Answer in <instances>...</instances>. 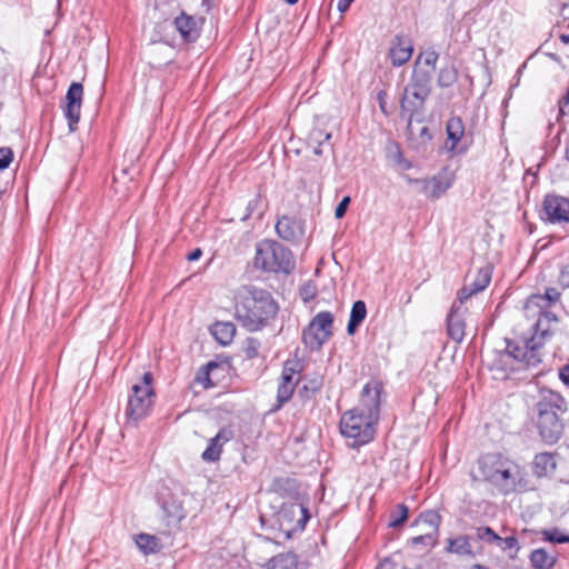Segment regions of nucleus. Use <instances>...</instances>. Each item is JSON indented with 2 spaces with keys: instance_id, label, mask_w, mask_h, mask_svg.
Returning a JSON list of instances; mask_svg holds the SVG:
<instances>
[{
  "instance_id": "obj_36",
  "label": "nucleus",
  "mask_w": 569,
  "mask_h": 569,
  "mask_svg": "<svg viewBox=\"0 0 569 569\" xmlns=\"http://www.w3.org/2000/svg\"><path fill=\"white\" fill-rule=\"evenodd\" d=\"M457 80V70L453 67H445L439 71L438 84L448 88Z\"/></svg>"
},
{
  "instance_id": "obj_6",
  "label": "nucleus",
  "mask_w": 569,
  "mask_h": 569,
  "mask_svg": "<svg viewBox=\"0 0 569 569\" xmlns=\"http://www.w3.org/2000/svg\"><path fill=\"white\" fill-rule=\"evenodd\" d=\"M560 292L556 288H548L545 295H531L525 305L527 317H538L536 326L538 329L542 327L543 321H556V316L547 309L558 301Z\"/></svg>"
},
{
  "instance_id": "obj_5",
  "label": "nucleus",
  "mask_w": 569,
  "mask_h": 569,
  "mask_svg": "<svg viewBox=\"0 0 569 569\" xmlns=\"http://www.w3.org/2000/svg\"><path fill=\"white\" fill-rule=\"evenodd\" d=\"M377 422V419L361 413L360 409H351L341 416L339 427L348 446L359 448L375 438Z\"/></svg>"
},
{
  "instance_id": "obj_14",
  "label": "nucleus",
  "mask_w": 569,
  "mask_h": 569,
  "mask_svg": "<svg viewBox=\"0 0 569 569\" xmlns=\"http://www.w3.org/2000/svg\"><path fill=\"white\" fill-rule=\"evenodd\" d=\"M492 270L490 266L479 268L473 279L466 283L458 292L457 300L463 305L469 298L485 290L491 280Z\"/></svg>"
},
{
  "instance_id": "obj_23",
  "label": "nucleus",
  "mask_w": 569,
  "mask_h": 569,
  "mask_svg": "<svg viewBox=\"0 0 569 569\" xmlns=\"http://www.w3.org/2000/svg\"><path fill=\"white\" fill-rule=\"evenodd\" d=\"M413 117L408 118V136L412 143L416 144L417 148L426 146L432 139V134L429 128L423 124L421 121L413 122Z\"/></svg>"
},
{
  "instance_id": "obj_22",
  "label": "nucleus",
  "mask_w": 569,
  "mask_h": 569,
  "mask_svg": "<svg viewBox=\"0 0 569 569\" xmlns=\"http://www.w3.org/2000/svg\"><path fill=\"white\" fill-rule=\"evenodd\" d=\"M475 537L472 535H461L456 538L448 539L447 551L458 556L475 557L473 547Z\"/></svg>"
},
{
  "instance_id": "obj_53",
  "label": "nucleus",
  "mask_w": 569,
  "mask_h": 569,
  "mask_svg": "<svg viewBox=\"0 0 569 569\" xmlns=\"http://www.w3.org/2000/svg\"><path fill=\"white\" fill-rule=\"evenodd\" d=\"M151 382H152V375L150 372H146L143 375L142 382L139 383L138 386L151 387Z\"/></svg>"
},
{
  "instance_id": "obj_13",
  "label": "nucleus",
  "mask_w": 569,
  "mask_h": 569,
  "mask_svg": "<svg viewBox=\"0 0 569 569\" xmlns=\"http://www.w3.org/2000/svg\"><path fill=\"white\" fill-rule=\"evenodd\" d=\"M467 309L457 300L447 316V333L455 342L460 343L466 335L465 315Z\"/></svg>"
},
{
  "instance_id": "obj_38",
  "label": "nucleus",
  "mask_w": 569,
  "mask_h": 569,
  "mask_svg": "<svg viewBox=\"0 0 569 569\" xmlns=\"http://www.w3.org/2000/svg\"><path fill=\"white\" fill-rule=\"evenodd\" d=\"M543 539L553 543L569 542V536L563 535L559 529L553 528L542 531Z\"/></svg>"
},
{
  "instance_id": "obj_30",
  "label": "nucleus",
  "mask_w": 569,
  "mask_h": 569,
  "mask_svg": "<svg viewBox=\"0 0 569 569\" xmlns=\"http://www.w3.org/2000/svg\"><path fill=\"white\" fill-rule=\"evenodd\" d=\"M174 24L183 39L192 41L197 38L196 21L193 18L181 14L176 18Z\"/></svg>"
},
{
  "instance_id": "obj_52",
  "label": "nucleus",
  "mask_w": 569,
  "mask_h": 569,
  "mask_svg": "<svg viewBox=\"0 0 569 569\" xmlns=\"http://www.w3.org/2000/svg\"><path fill=\"white\" fill-rule=\"evenodd\" d=\"M202 254V251L200 249H194L192 250L188 256H187V259L189 261H196L198 260Z\"/></svg>"
},
{
  "instance_id": "obj_11",
  "label": "nucleus",
  "mask_w": 569,
  "mask_h": 569,
  "mask_svg": "<svg viewBox=\"0 0 569 569\" xmlns=\"http://www.w3.org/2000/svg\"><path fill=\"white\" fill-rule=\"evenodd\" d=\"M543 212L551 223H569V199L556 194L546 196Z\"/></svg>"
},
{
  "instance_id": "obj_43",
  "label": "nucleus",
  "mask_w": 569,
  "mask_h": 569,
  "mask_svg": "<svg viewBox=\"0 0 569 569\" xmlns=\"http://www.w3.org/2000/svg\"><path fill=\"white\" fill-rule=\"evenodd\" d=\"M13 159V153L10 148H0V170L9 167Z\"/></svg>"
},
{
  "instance_id": "obj_31",
  "label": "nucleus",
  "mask_w": 569,
  "mask_h": 569,
  "mask_svg": "<svg viewBox=\"0 0 569 569\" xmlns=\"http://www.w3.org/2000/svg\"><path fill=\"white\" fill-rule=\"evenodd\" d=\"M297 556L290 552L280 553L268 562V569H297Z\"/></svg>"
},
{
  "instance_id": "obj_47",
  "label": "nucleus",
  "mask_w": 569,
  "mask_h": 569,
  "mask_svg": "<svg viewBox=\"0 0 569 569\" xmlns=\"http://www.w3.org/2000/svg\"><path fill=\"white\" fill-rule=\"evenodd\" d=\"M387 98H388V94L383 90L379 91L377 94L379 108H380L381 112L386 116H388L390 113L389 110L387 109Z\"/></svg>"
},
{
  "instance_id": "obj_56",
  "label": "nucleus",
  "mask_w": 569,
  "mask_h": 569,
  "mask_svg": "<svg viewBox=\"0 0 569 569\" xmlns=\"http://www.w3.org/2000/svg\"><path fill=\"white\" fill-rule=\"evenodd\" d=\"M289 4H296L299 0H284Z\"/></svg>"
},
{
  "instance_id": "obj_44",
  "label": "nucleus",
  "mask_w": 569,
  "mask_h": 569,
  "mask_svg": "<svg viewBox=\"0 0 569 569\" xmlns=\"http://www.w3.org/2000/svg\"><path fill=\"white\" fill-rule=\"evenodd\" d=\"M497 546L502 550L517 549L518 540L515 537H500V540L497 541Z\"/></svg>"
},
{
  "instance_id": "obj_46",
  "label": "nucleus",
  "mask_w": 569,
  "mask_h": 569,
  "mask_svg": "<svg viewBox=\"0 0 569 569\" xmlns=\"http://www.w3.org/2000/svg\"><path fill=\"white\" fill-rule=\"evenodd\" d=\"M310 138H311L312 141L317 142L318 144H322L323 142H327V141L330 140L331 134L330 133H325L321 130L316 129V130H313L311 132Z\"/></svg>"
},
{
  "instance_id": "obj_48",
  "label": "nucleus",
  "mask_w": 569,
  "mask_h": 569,
  "mask_svg": "<svg viewBox=\"0 0 569 569\" xmlns=\"http://www.w3.org/2000/svg\"><path fill=\"white\" fill-rule=\"evenodd\" d=\"M559 283L563 288H569V264L565 266L559 273Z\"/></svg>"
},
{
  "instance_id": "obj_12",
  "label": "nucleus",
  "mask_w": 569,
  "mask_h": 569,
  "mask_svg": "<svg viewBox=\"0 0 569 569\" xmlns=\"http://www.w3.org/2000/svg\"><path fill=\"white\" fill-rule=\"evenodd\" d=\"M381 383L371 381L367 383L361 392L360 403L355 409H360L361 413L379 419Z\"/></svg>"
},
{
  "instance_id": "obj_32",
  "label": "nucleus",
  "mask_w": 569,
  "mask_h": 569,
  "mask_svg": "<svg viewBox=\"0 0 569 569\" xmlns=\"http://www.w3.org/2000/svg\"><path fill=\"white\" fill-rule=\"evenodd\" d=\"M440 522H441L440 515L433 510H427V511L422 512L419 516V518L416 520L417 525L428 526L427 532H432V535L436 537L438 535Z\"/></svg>"
},
{
  "instance_id": "obj_54",
  "label": "nucleus",
  "mask_w": 569,
  "mask_h": 569,
  "mask_svg": "<svg viewBox=\"0 0 569 569\" xmlns=\"http://www.w3.org/2000/svg\"><path fill=\"white\" fill-rule=\"evenodd\" d=\"M561 40L563 43H569V34H562Z\"/></svg>"
},
{
  "instance_id": "obj_4",
  "label": "nucleus",
  "mask_w": 569,
  "mask_h": 569,
  "mask_svg": "<svg viewBox=\"0 0 569 569\" xmlns=\"http://www.w3.org/2000/svg\"><path fill=\"white\" fill-rule=\"evenodd\" d=\"M254 267L264 272L289 274L296 262L288 248L277 241L266 240L256 247Z\"/></svg>"
},
{
  "instance_id": "obj_18",
  "label": "nucleus",
  "mask_w": 569,
  "mask_h": 569,
  "mask_svg": "<svg viewBox=\"0 0 569 569\" xmlns=\"http://www.w3.org/2000/svg\"><path fill=\"white\" fill-rule=\"evenodd\" d=\"M452 181L453 179L451 174L441 172L430 179L423 180L422 191L426 197L430 199H438L452 186Z\"/></svg>"
},
{
  "instance_id": "obj_27",
  "label": "nucleus",
  "mask_w": 569,
  "mask_h": 569,
  "mask_svg": "<svg viewBox=\"0 0 569 569\" xmlns=\"http://www.w3.org/2000/svg\"><path fill=\"white\" fill-rule=\"evenodd\" d=\"M214 339L222 346L229 345L236 333V327L231 322H216L211 328Z\"/></svg>"
},
{
  "instance_id": "obj_45",
  "label": "nucleus",
  "mask_w": 569,
  "mask_h": 569,
  "mask_svg": "<svg viewBox=\"0 0 569 569\" xmlns=\"http://www.w3.org/2000/svg\"><path fill=\"white\" fill-rule=\"evenodd\" d=\"M350 201H351V199H350V197H348V196H347V197H345V198L340 201V203L337 206V208H336V210H335V217H336L337 219H341V218L346 214L347 209H348V207H349V204H350Z\"/></svg>"
},
{
  "instance_id": "obj_59",
  "label": "nucleus",
  "mask_w": 569,
  "mask_h": 569,
  "mask_svg": "<svg viewBox=\"0 0 569 569\" xmlns=\"http://www.w3.org/2000/svg\"><path fill=\"white\" fill-rule=\"evenodd\" d=\"M548 329H541V335L545 336L547 333Z\"/></svg>"
},
{
  "instance_id": "obj_37",
  "label": "nucleus",
  "mask_w": 569,
  "mask_h": 569,
  "mask_svg": "<svg viewBox=\"0 0 569 569\" xmlns=\"http://www.w3.org/2000/svg\"><path fill=\"white\" fill-rule=\"evenodd\" d=\"M476 540H482L488 543L497 545V541L500 540V536L497 535L490 527H479L476 529L475 535H472Z\"/></svg>"
},
{
  "instance_id": "obj_35",
  "label": "nucleus",
  "mask_w": 569,
  "mask_h": 569,
  "mask_svg": "<svg viewBox=\"0 0 569 569\" xmlns=\"http://www.w3.org/2000/svg\"><path fill=\"white\" fill-rule=\"evenodd\" d=\"M136 543L144 553L156 552L158 549L157 538L147 533L139 535Z\"/></svg>"
},
{
  "instance_id": "obj_57",
  "label": "nucleus",
  "mask_w": 569,
  "mask_h": 569,
  "mask_svg": "<svg viewBox=\"0 0 569 569\" xmlns=\"http://www.w3.org/2000/svg\"><path fill=\"white\" fill-rule=\"evenodd\" d=\"M119 180H120V177H119L118 174H114V176H113V181H114V183H118V182H119Z\"/></svg>"
},
{
  "instance_id": "obj_7",
  "label": "nucleus",
  "mask_w": 569,
  "mask_h": 569,
  "mask_svg": "<svg viewBox=\"0 0 569 569\" xmlns=\"http://www.w3.org/2000/svg\"><path fill=\"white\" fill-rule=\"evenodd\" d=\"M333 316L329 311L319 312L303 330L302 339L307 347L318 350L332 335Z\"/></svg>"
},
{
  "instance_id": "obj_15",
  "label": "nucleus",
  "mask_w": 569,
  "mask_h": 569,
  "mask_svg": "<svg viewBox=\"0 0 569 569\" xmlns=\"http://www.w3.org/2000/svg\"><path fill=\"white\" fill-rule=\"evenodd\" d=\"M278 236L289 242H299L305 236V226L301 220L283 216L276 223Z\"/></svg>"
},
{
  "instance_id": "obj_61",
  "label": "nucleus",
  "mask_w": 569,
  "mask_h": 569,
  "mask_svg": "<svg viewBox=\"0 0 569 569\" xmlns=\"http://www.w3.org/2000/svg\"><path fill=\"white\" fill-rule=\"evenodd\" d=\"M114 192H116V193H122V192L118 189V187H114Z\"/></svg>"
},
{
  "instance_id": "obj_19",
  "label": "nucleus",
  "mask_w": 569,
  "mask_h": 569,
  "mask_svg": "<svg viewBox=\"0 0 569 569\" xmlns=\"http://www.w3.org/2000/svg\"><path fill=\"white\" fill-rule=\"evenodd\" d=\"M233 438V431L230 428H222L213 438L210 439L209 446L202 452L201 457L204 461L214 462L220 459L222 447Z\"/></svg>"
},
{
  "instance_id": "obj_17",
  "label": "nucleus",
  "mask_w": 569,
  "mask_h": 569,
  "mask_svg": "<svg viewBox=\"0 0 569 569\" xmlns=\"http://www.w3.org/2000/svg\"><path fill=\"white\" fill-rule=\"evenodd\" d=\"M428 97L429 94L422 91L410 90L409 87H406L400 102L401 116L407 118L413 117L416 112L423 109Z\"/></svg>"
},
{
  "instance_id": "obj_8",
  "label": "nucleus",
  "mask_w": 569,
  "mask_h": 569,
  "mask_svg": "<svg viewBox=\"0 0 569 569\" xmlns=\"http://www.w3.org/2000/svg\"><path fill=\"white\" fill-rule=\"evenodd\" d=\"M154 401L152 387L132 386L126 415L130 420L139 421L148 416Z\"/></svg>"
},
{
  "instance_id": "obj_1",
  "label": "nucleus",
  "mask_w": 569,
  "mask_h": 569,
  "mask_svg": "<svg viewBox=\"0 0 569 569\" xmlns=\"http://www.w3.org/2000/svg\"><path fill=\"white\" fill-rule=\"evenodd\" d=\"M277 305L268 291L253 286L241 288L236 296V318L249 331H256L277 313Z\"/></svg>"
},
{
  "instance_id": "obj_50",
  "label": "nucleus",
  "mask_w": 569,
  "mask_h": 569,
  "mask_svg": "<svg viewBox=\"0 0 569 569\" xmlns=\"http://www.w3.org/2000/svg\"><path fill=\"white\" fill-rule=\"evenodd\" d=\"M353 1L355 0H339V2H338V10L340 12H342V13L346 12Z\"/></svg>"
},
{
  "instance_id": "obj_55",
  "label": "nucleus",
  "mask_w": 569,
  "mask_h": 569,
  "mask_svg": "<svg viewBox=\"0 0 569 569\" xmlns=\"http://www.w3.org/2000/svg\"><path fill=\"white\" fill-rule=\"evenodd\" d=\"M320 147H321V144H318V147H316V148H315V151H313V152H315L316 154H318V156L322 153V150H321V148H320Z\"/></svg>"
},
{
  "instance_id": "obj_60",
  "label": "nucleus",
  "mask_w": 569,
  "mask_h": 569,
  "mask_svg": "<svg viewBox=\"0 0 569 569\" xmlns=\"http://www.w3.org/2000/svg\"><path fill=\"white\" fill-rule=\"evenodd\" d=\"M121 174H122V177H124V176L127 174V169H123V170L121 171Z\"/></svg>"
},
{
  "instance_id": "obj_2",
  "label": "nucleus",
  "mask_w": 569,
  "mask_h": 569,
  "mask_svg": "<svg viewBox=\"0 0 569 569\" xmlns=\"http://www.w3.org/2000/svg\"><path fill=\"white\" fill-rule=\"evenodd\" d=\"M565 398L552 390L539 391L538 400L533 407V419L541 439L547 443H556L563 431L560 415L567 411Z\"/></svg>"
},
{
  "instance_id": "obj_51",
  "label": "nucleus",
  "mask_w": 569,
  "mask_h": 569,
  "mask_svg": "<svg viewBox=\"0 0 569 569\" xmlns=\"http://www.w3.org/2000/svg\"><path fill=\"white\" fill-rule=\"evenodd\" d=\"M259 203V200L258 199H254L252 201H250L248 203V207H247V210H248V214H246L242 220H246L250 214H252V212L254 211L256 207L258 206Z\"/></svg>"
},
{
  "instance_id": "obj_28",
  "label": "nucleus",
  "mask_w": 569,
  "mask_h": 569,
  "mask_svg": "<svg viewBox=\"0 0 569 569\" xmlns=\"http://www.w3.org/2000/svg\"><path fill=\"white\" fill-rule=\"evenodd\" d=\"M367 316V307L362 300H357L351 308L347 331L353 335Z\"/></svg>"
},
{
  "instance_id": "obj_16",
  "label": "nucleus",
  "mask_w": 569,
  "mask_h": 569,
  "mask_svg": "<svg viewBox=\"0 0 569 569\" xmlns=\"http://www.w3.org/2000/svg\"><path fill=\"white\" fill-rule=\"evenodd\" d=\"M413 46L411 39L403 34H397L390 43L389 57L395 67L405 64L412 56Z\"/></svg>"
},
{
  "instance_id": "obj_49",
  "label": "nucleus",
  "mask_w": 569,
  "mask_h": 569,
  "mask_svg": "<svg viewBox=\"0 0 569 569\" xmlns=\"http://www.w3.org/2000/svg\"><path fill=\"white\" fill-rule=\"evenodd\" d=\"M559 377L563 383L569 385V365L560 369Z\"/></svg>"
},
{
  "instance_id": "obj_24",
  "label": "nucleus",
  "mask_w": 569,
  "mask_h": 569,
  "mask_svg": "<svg viewBox=\"0 0 569 569\" xmlns=\"http://www.w3.org/2000/svg\"><path fill=\"white\" fill-rule=\"evenodd\" d=\"M432 76L430 70L415 68L410 82L406 87H409L410 90L413 89L430 94Z\"/></svg>"
},
{
  "instance_id": "obj_26",
  "label": "nucleus",
  "mask_w": 569,
  "mask_h": 569,
  "mask_svg": "<svg viewBox=\"0 0 569 569\" xmlns=\"http://www.w3.org/2000/svg\"><path fill=\"white\" fill-rule=\"evenodd\" d=\"M555 469L556 460L551 453L541 452L536 455L532 462V471L537 477H546L549 473L553 472Z\"/></svg>"
},
{
  "instance_id": "obj_20",
  "label": "nucleus",
  "mask_w": 569,
  "mask_h": 569,
  "mask_svg": "<svg viewBox=\"0 0 569 569\" xmlns=\"http://www.w3.org/2000/svg\"><path fill=\"white\" fill-rule=\"evenodd\" d=\"M297 370L292 367H289L288 365L284 366L283 370H282V375H281V381H280V385L278 387V395H277V399H278V402H279V406H282L284 402H287L293 391H295V388L298 383V378H296L297 376Z\"/></svg>"
},
{
  "instance_id": "obj_58",
  "label": "nucleus",
  "mask_w": 569,
  "mask_h": 569,
  "mask_svg": "<svg viewBox=\"0 0 569 569\" xmlns=\"http://www.w3.org/2000/svg\"><path fill=\"white\" fill-rule=\"evenodd\" d=\"M566 157H567V159L569 160V143H568V147H567V149H566Z\"/></svg>"
},
{
  "instance_id": "obj_25",
  "label": "nucleus",
  "mask_w": 569,
  "mask_h": 569,
  "mask_svg": "<svg viewBox=\"0 0 569 569\" xmlns=\"http://www.w3.org/2000/svg\"><path fill=\"white\" fill-rule=\"evenodd\" d=\"M447 149L452 151L465 134V126L459 117H451L446 127Z\"/></svg>"
},
{
  "instance_id": "obj_10",
  "label": "nucleus",
  "mask_w": 569,
  "mask_h": 569,
  "mask_svg": "<svg viewBox=\"0 0 569 569\" xmlns=\"http://www.w3.org/2000/svg\"><path fill=\"white\" fill-rule=\"evenodd\" d=\"M83 87L79 82H72L66 96L64 117L68 120L70 131L77 129L80 120Z\"/></svg>"
},
{
  "instance_id": "obj_41",
  "label": "nucleus",
  "mask_w": 569,
  "mask_h": 569,
  "mask_svg": "<svg viewBox=\"0 0 569 569\" xmlns=\"http://www.w3.org/2000/svg\"><path fill=\"white\" fill-rule=\"evenodd\" d=\"M437 537L432 535V532H425L423 535H419L417 537L411 538L410 543L412 546L425 545L427 547H432L436 543Z\"/></svg>"
},
{
  "instance_id": "obj_40",
  "label": "nucleus",
  "mask_w": 569,
  "mask_h": 569,
  "mask_svg": "<svg viewBox=\"0 0 569 569\" xmlns=\"http://www.w3.org/2000/svg\"><path fill=\"white\" fill-rule=\"evenodd\" d=\"M218 368V365L214 362H210L207 365L206 369L201 372H199L196 377V381L203 386L204 389H208L213 386V383L210 380L209 371L211 369Z\"/></svg>"
},
{
  "instance_id": "obj_33",
  "label": "nucleus",
  "mask_w": 569,
  "mask_h": 569,
  "mask_svg": "<svg viewBox=\"0 0 569 569\" xmlns=\"http://www.w3.org/2000/svg\"><path fill=\"white\" fill-rule=\"evenodd\" d=\"M530 561L536 569H549L555 565V557L545 549H536L530 555Z\"/></svg>"
},
{
  "instance_id": "obj_9",
  "label": "nucleus",
  "mask_w": 569,
  "mask_h": 569,
  "mask_svg": "<svg viewBox=\"0 0 569 569\" xmlns=\"http://www.w3.org/2000/svg\"><path fill=\"white\" fill-rule=\"evenodd\" d=\"M308 509L300 502H284L277 513V520L287 531L302 530L309 520Z\"/></svg>"
},
{
  "instance_id": "obj_34",
  "label": "nucleus",
  "mask_w": 569,
  "mask_h": 569,
  "mask_svg": "<svg viewBox=\"0 0 569 569\" xmlns=\"http://www.w3.org/2000/svg\"><path fill=\"white\" fill-rule=\"evenodd\" d=\"M437 60L438 53L436 51H426L419 54L415 68H425V70H430V73L433 74Z\"/></svg>"
},
{
  "instance_id": "obj_42",
  "label": "nucleus",
  "mask_w": 569,
  "mask_h": 569,
  "mask_svg": "<svg viewBox=\"0 0 569 569\" xmlns=\"http://www.w3.org/2000/svg\"><path fill=\"white\" fill-rule=\"evenodd\" d=\"M317 295V287L312 282L305 283L300 289V297L305 302H309Z\"/></svg>"
},
{
  "instance_id": "obj_39",
  "label": "nucleus",
  "mask_w": 569,
  "mask_h": 569,
  "mask_svg": "<svg viewBox=\"0 0 569 569\" xmlns=\"http://www.w3.org/2000/svg\"><path fill=\"white\" fill-rule=\"evenodd\" d=\"M392 519L389 522V526L392 528H397L400 525H402L407 517H408V508L405 505H398L397 506V515L396 512H392L391 515Z\"/></svg>"
},
{
  "instance_id": "obj_3",
  "label": "nucleus",
  "mask_w": 569,
  "mask_h": 569,
  "mask_svg": "<svg viewBox=\"0 0 569 569\" xmlns=\"http://www.w3.org/2000/svg\"><path fill=\"white\" fill-rule=\"evenodd\" d=\"M479 470L483 479L503 495L526 490L528 481L523 469L516 462L498 455H486L479 459Z\"/></svg>"
},
{
  "instance_id": "obj_29",
  "label": "nucleus",
  "mask_w": 569,
  "mask_h": 569,
  "mask_svg": "<svg viewBox=\"0 0 569 569\" xmlns=\"http://www.w3.org/2000/svg\"><path fill=\"white\" fill-rule=\"evenodd\" d=\"M162 508L168 517L181 519L184 517L183 502L179 495L169 493L162 500Z\"/></svg>"
},
{
  "instance_id": "obj_21",
  "label": "nucleus",
  "mask_w": 569,
  "mask_h": 569,
  "mask_svg": "<svg viewBox=\"0 0 569 569\" xmlns=\"http://www.w3.org/2000/svg\"><path fill=\"white\" fill-rule=\"evenodd\" d=\"M535 339L536 338L527 340L521 346L518 343L508 342L506 351L513 359L523 361V362L530 365L532 359L535 358V351L538 347V343L535 342Z\"/></svg>"
}]
</instances>
